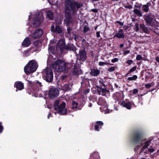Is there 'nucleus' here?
Listing matches in <instances>:
<instances>
[{
  "instance_id": "1",
  "label": "nucleus",
  "mask_w": 159,
  "mask_h": 159,
  "mask_svg": "<svg viewBox=\"0 0 159 159\" xmlns=\"http://www.w3.org/2000/svg\"><path fill=\"white\" fill-rule=\"evenodd\" d=\"M64 8L66 19L64 20L67 25L71 21V15H73L76 11V7L78 9L82 6L81 3L70 0H65Z\"/></svg>"
},
{
  "instance_id": "2",
  "label": "nucleus",
  "mask_w": 159,
  "mask_h": 159,
  "mask_svg": "<svg viewBox=\"0 0 159 159\" xmlns=\"http://www.w3.org/2000/svg\"><path fill=\"white\" fill-rule=\"evenodd\" d=\"M134 141V143L137 144V145L142 146L141 148L142 152L143 151L145 153H147L148 151L146 149L148 146L150 145V141L145 142L143 139L142 135L140 134H137L135 135ZM148 151L150 152H152L154 151V149L153 148H150L148 149Z\"/></svg>"
},
{
  "instance_id": "3",
  "label": "nucleus",
  "mask_w": 159,
  "mask_h": 159,
  "mask_svg": "<svg viewBox=\"0 0 159 159\" xmlns=\"http://www.w3.org/2000/svg\"><path fill=\"white\" fill-rule=\"evenodd\" d=\"M34 16H35L32 21L31 25V26L34 27L38 26L44 19L43 13L40 12L39 13H37L36 15L35 12L30 13V15H29V20Z\"/></svg>"
},
{
  "instance_id": "4",
  "label": "nucleus",
  "mask_w": 159,
  "mask_h": 159,
  "mask_svg": "<svg viewBox=\"0 0 159 159\" xmlns=\"http://www.w3.org/2000/svg\"><path fill=\"white\" fill-rule=\"evenodd\" d=\"M38 67L37 63L35 60H31L24 67V71L27 75H29L35 72Z\"/></svg>"
},
{
  "instance_id": "5",
  "label": "nucleus",
  "mask_w": 159,
  "mask_h": 159,
  "mask_svg": "<svg viewBox=\"0 0 159 159\" xmlns=\"http://www.w3.org/2000/svg\"><path fill=\"white\" fill-rule=\"evenodd\" d=\"M69 63H66L61 60H59L56 61L52 65V67L55 71L62 72L66 69V66L68 67Z\"/></svg>"
},
{
  "instance_id": "6",
  "label": "nucleus",
  "mask_w": 159,
  "mask_h": 159,
  "mask_svg": "<svg viewBox=\"0 0 159 159\" xmlns=\"http://www.w3.org/2000/svg\"><path fill=\"white\" fill-rule=\"evenodd\" d=\"M60 102V100H56L54 105V110L57 111L58 113L61 115H64L67 113V109L65 108L66 103L62 102L59 105H58Z\"/></svg>"
},
{
  "instance_id": "7",
  "label": "nucleus",
  "mask_w": 159,
  "mask_h": 159,
  "mask_svg": "<svg viewBox=\"0 0 159 159\" xmlns=\"http://www.w3.org/2000/svg\"><path fill=\"white\" fill-rule=\"evenodd\" d=\"M75 47L70 45L65 46V40L64 39L60 40L57 45L56 49L57 50H60L62 53L63 50H73Z\"/></svg>"
},
{
  "instance_id": "8",
  "label": "nucleus",
  "mask_w": 159,
  "mask_h": 159,
  "mask_svg": "<svg viewBox=\"0 0 159 159\" xmlns=\"http://www.w3.org/2000/svg\"><path fill=\"white\" fill-rule=\"evenodd\" d=\"M44 79L47 81L50 82L52 81L53 78V74L50 68H46L44 73Z\"/></svg>"
},
{
  "instance_id": "9",
  "label": "nucleus",
  "mask_w": 159,
  "mask_h": 159,
  "mask_svg": "<svg viewBox=\"0 0 159 159\" xmlns=\"http://www.w3.org/2000/svg\"><path fill=\"white\" fill-rule=\"evenodd\" d=\"M51 31L52 32L58 34L63 33V29L61 26L57 25H55V26L54 25H52L51 27Z\"/></svg>"
},
{
  "instance_id": "10",
  "label": "nucleus",
  "mask_w": 159,
  "mask_h": 159,
  "mask_svg": "<svg viewBox=\"0 0 159 159\" xmlns=\"http://www.w3.org/2000/svg\"><path fill=\"white\" fill-rule=\"evenodd\" d=\"M58 91L57 89L54 88L50 89L48 92V95L51 98L57 97L58 95Z\"/></svg>"
},
{
  "instance_id": "11",
  "label": "nucleus",
  "mask_w": 159,
  "mask_h": 159,
  "mask_svg": "<svg viewBox=\"0 0 159 159\" xmlns=\"http://www.w3.org/2000/svg\"><path fill=\"white\" fill-rule=\"evenodd\" d=\"M43 33V31L41 29H39L35 30L32 35V37L35 39H39L41 37Z\"/></svg>"
},
{
  "instance_id": "12",
  "label": "nucleus",
  "mask_w": 159,
  "mask_h": 159,
  "mask_svg": "<svg viewBox=\"0 0 159 159\" xmlns=\"http://www.w3.org/2000/svg\"><path fill=\"white\" fill-rule=\"evenodd\" d=\"M79 57H78L79 59L83 61L85 60L86 57V55L85 52L84 50H81L79 52Z\"/></svg>"
},
{
  "instance_id": "13",
  "label": "nucleus",
  "mask_w": 159,
  "mask_h": 159,
  "mask_svg": "<svg viewBox=\"0 0 159 159\" xmlns=\"http://www.w3.org/2000/svg\"><path fill=\"white\" fill-rule=\"evenodd\" d=\"M133 105V103L131 102H128L126 103L125 102H122L120 103L121 105L122 106L124 107H126L128 109H131L132 106Z\"/></svg>"
},
{
  "instance_id": "14",
  "label": "nucleus",
  "mask_w": 159,
  "mask_h": 159,
  "mask_svg": "<svg viewBox=\"0 0 159 159\" xmlns=\"http://www.w3.org/2000/svg\"><path fill=\"white\" fill-rule=\"evenodd\" d=\"M144 18L147 24V25H150L151 24L152 19L150 17V15L148 14H146L144 15Z\"/></svg>"
},
{
  "instance_id": "15",
  "label": "nucleus",
  "mask_w": 159,
  "mask_h": 159,
  "mask_svg": "<svg viewBox=\"0 0 159 159\" xmlns=\"http://www.w3.org/2000/svg\"><path fill=\"white\" fill-rule=\"evenodd\" d=\"M89 159H100L99 153L96 152H93L91 154Z\"/></svg>"
},
{
  "instance_id": "16",
  "label": "nucleus",
  "mask_w": 159,
  "mask_h": 159,
  "mask_svg": "<svg viewBox=\"0 0 159 159\" xmlns=\"http://www.w3.org/2000/svg\"><path fill=\"white\" fill-rule=\"evenodd\" d=\"M14 86L20 90H21L24 88L23 84L20 81L16 82L15 83Z\"/></svg>"
},
{
  "instance_id": "17",
  "label": "nucleus",
  "mask_w": 159,
  "mask_h": 159,
  "mask_svg": "<svg viewBox=\"0 0 159 159\" xmlns=\"http://www.w3.org/2000/svg\"><path fill=\"white\" fill-rule=\"evenodd\" d=\"M114 37H117L118 38H124L125 37V35L123 30L122 29L120 30L118 32L114 35Z\"/></svg>"
},
{
  "instance_id": "18",
  "label": "nucleus",
  "mask_w": 159,
  "mask_h": 159,
  "mask_svg": "<svg viewBox=\"0 0 159 159\" xmlns=\"http://www.w3.org/2000/svg\"><path fill=\"white\" fill-rule=\"evenodd\" d=\"M30 44V42L29 38L26 37L23 41L22 45L24 47H28Z\"/></svg>"
},
{
  "instance_id": "19",
  "label": "nucleus",
  "mask_w": 159,
  "mask_h": 159,
  "mask_svg": "<svg viewBox=\"0 0 159 159\" xmlns=\"http://www.w3.org/2000/svg\"><path fill=\"white\" fill-rule=\"evenodd\" d=\"M103 125V123L101 121H98L95 125V129L96 131H99V129L101 128Z\"/></svg>"
},
{
  "instance_id": "20",
  "label": "nucleus",
  "mask_w": 159,
  "mask_h": 159,
  "mask_svg": "<svg viewBox=\"0 0 159 159\" xmlns=\"http://www.w3.org/2000/svg\"><path fill=\"white\" fill-rule=\"evenodd\" d=\"M98 103L99 105H100L102 106H104L106 107V108H107V103L106 102L103 100L101 98H99L98 101Z\"/></svg>"
},
{
  "instance_id": "21",
  "label": "nucleus",
  "mask_w": 159,
  "mask_h": 159,
  "mask_svg": "<svg viewBox=\"0 0 159 159\" xmlns=\"http://www.w3.org/2000/svg\"><path fill=\"white\" fill-rule=\"evenodd\" d=\"M81 99H79L77 100V102L75 101H73L72 103V107L73 109H75L77 108V106L79 103L80 102V100Z\"/></svg>"
},
{
  "instance_id": "22",
  "label": "nucleus",
  "mask_w": 159,
  "mask_h": 159,
  "mask_svg": "<svg viewBox=\"0 0 159 159\" xmlns=\"http://www.w3.org/2000/svg\"><path fill=\"white\" fill-rule=\"evenodd\" d=\"M100 73V71L98 69L92 70L90 72V74L93 76H96Z\"/></svg>"
},
{
  "instance_id": "23",
  "label": "nucleus",
  "mask_w": 159,
  "mask_h": 159,
  "mask_svg": "<svg viewBox=\"0 0 159 159\" xmlns=\"http://www.w3.org/2000/svg\"><path fill=\"white\" fill-rule=\"evenodd\" d=\"M150 6V4L147 3L146 4L143 6L142 8L143 11L147 12L149 10V7Z\"/></svg>"
},
{
  "instance_id": "24",
  "label": "nucleus",
  "mask_w": 159,
  "mask_h": 159,
  "mask_svg": "<svg viewBox=\"0 0 159 159\" xmlns=\"http://www.w3.org/2000/svg\"><path fill=\"white\" fill-rule=\"evenodd\" d=\"M47 17L50 19H52L53 18V12L51 10H48L46 12Z\"/></svg>"
},
{
  "instance_id": "25",
  "label": "nucleus",
  "mask_w": 159,
  "mask_h": 159,
  "mask_svg": "<svg viewBox=\"0 0 159 159\" xmlns=\"http://www.w3.org/2000/svg\"><path fill=\"white\" fill-rule=\"evenodd\" d=\"M82 73V71L80 69L75 68L73 72L74 75H77Z\"/></svg>"
},
{
  "instance_id": "26",
  "label": "nucleus",
  "mask_w": 159,
  "mask_h": 159,
  "mask_svg": "<svg viewBox=\"0 0 159 159\" xmlns=\"http://www.w3.org/2000/svg\"><path fill=\"white\" fill-rule=\"evenodd\" d=\"M134 12L135 14L139 16H142V14L141 12L137 9H134Z\"/></svg>"
},
{
  "instance_id": "27",
  "label": "nucleus",
  "mask_w": 159,
  "mask_h": 159,
  "mask_svg": "<svg viewBox=\"0 0 159 159\" xmlns=\"http://www.w3.org/2000/svg\"><path fill=\"white\" fill-rule=\"evenodd\" d=\"M138 78L137 76L136 75H134L132 77H129L127 78V80L129 81H132L137 79Z\"/></svg>"
},
{
  "instance_id": "28",
  "label": "nucleus",
  "mask_w": 159,
  "mask_h": 159,
  "mask_svg": "<svg viewBox=\"0 0 159 159\" xmlns=\"http://www.w3.org/2000/svg\"><path fill=\"white\" fill-rule=\"evenodd\" d=\"M137 68V66H135L133 67H132L130 70H129L127 74H129L135 71L136 69Z\"/></svg>"
},
{
  "instance_id": "29",
  "label": "nucleus",
  "mask_w": 159,
  "mask_h": 159,
  "mask_svg": "<svg viewBox=\"0 0 159 159\" xmlns=\"http://www.w3.org/2000/svg\"><path fill=\"white\" fill-rule=\"evenodd\" d=\"M35 83L36 84V85L39 88H40L42 86L41 83L38 81H36Z\"/></svg>"
},
{
  "instance_id": "30",
  "label": "nucleus",
  "mask_w": 159,
  "mask_h": 159,
  "mask_svg": "<svg viewBox=\"0 0 159 159\" xmlns=\"http://www.w3.org/2000/svg\"><path fill=\"white\" fill-rule=\"evenodd\" d=\"M63 89L66 91L68 90L69 89L68 85L67 84H65L64 85V87L63 88Z\"/></svg>"
},
{
  "instance_id": "31",
  "label": "nucleus",
  "mask_w": 159,
  "mask_h": 159,
  "mask_svg": "<svg viewBox=\"0 0 159 159\" xmlns=\"http://www.w3.org/2000/svg\"><path fill=\"white\" fill-rule=\"evenodd\" d=\"M142 56L140 55H138L136 57V59L137 60L139 61L142 59Z\"/></svg>"
},
{
  "instance_id": "32",
  "label": "nucleus",
  "mask_w": 159,
  "mask_h": 159,
  "mask_svg": "<svg viewBox=\"0 0 159 159\" xmlns=\"http://www.w3.org/2000/svg\"><path fill=\"white\" fill-rule=\"evenodd\" d=\"M89 30V28L86 26H84V32L85 33L87 32Z\"/></svg>"
},
{
  "instance_id": "33",
  "label": "nucleus",
  "mask_w": 159,
  "mask_h": 159,
  "mask_svg": "<svg viewBox=\"0 0 159 159\" xmlns=\"http://www.w3.org/2000/svg\"><path fill=\"white\" fill-rule=\"evenodd\" d=\"M115 70V68L114 67H111L110 68H109L108 69V70L110 72H112L114 71Z\"/></svg>"
},
{
  "instance_id": "34",
  "label": "nucleus",
  "mask_w": 159,
  "mask_h": 159,
  "mask_svg": "<svg viewBox=\"0 0 159 159\" xmlns=\"http://www.w3.org/2000/svg\"><path fill=\"white\" fill-rule=\"evenodd\" d=\"M67 32L68 34L70 35V36L71 37V29L69 27H68L67 29Z\"/></svg>"
},
{
  "instance_id": "35",
  "label": "nucleus",
  "mask_w": 159,
  "mask_h": 159,
  "mask_svg": "<svg viewBox=\"0 0 159 159\" xmlns=\"http://www.w3.org/2000/svg\"><path fill=\"white\" fill-rule=\"evenodd\" d=\"M3 129V127L2 125V123L0 122V133L2 132Z\"/></svg>"
},
{
  "instance_id": "36",
  "label": "nucleus",
  "mask_w": 159,
  "mask_h": 159,
  "mask_svg": "<svg viewBox=\"0 0 159 159\" xmlns=\"http://www.w3.org/2000/svg\"><path fill=\"white\" fill-rule=\"evenodd\" d=\"M135 30L136 31H138L139 30V25L138 24H136L135 25Z\"/></svg>"
},
{
  "instance_id": "37",
  "label": "nucleus",
  "mask_w": 159,
  "mask_h": 159,
  "mask_svg": "<svg viewBox=\"0 0 159 159\" xmlns=\"http://www.w3.org/2000/svg\"><path fill=\"white\" fill-rule=\"evenodd\" d=\"M107 63L103 62H99V65L100 66H102L104 65H107Z\"/></svg>"
},
{
  "instance_id": "38",
  "label": "nucleus",
  "mask_w": 159,
  "mask_h": 159,
  "mask_svg": "<svg viewBox=\"0 0 159 159\" xmlns=\"http://www.w3.org/2000/svg\"><path fill=\"white\" fill-rule=\"evenodd\" d=\"M140 27L143 30L144 29L145 27H146L145 25L144 24H141L140 25Z\"/></svg>"
},
{
  "instance_id": "39",
  "label": "nucleus",
  "mask_w": 159,
  "mask_h": 159,
  "mask_svg": "<svg viewBox=\"0 0 159 159\" xmlns=\"http://www.w3.org/2000/svg\"><path fill=\"white\" fill-rule=\"evenodd\" d=\"M133 62V61L132 60H128L126 62V63H127L129 65H130L131 64H132Z\"/></svg>"
},
{
  "instance_id": "40",
  "label": "nucleus",
  "mask_w": 159,
  "mask_h": 159,
  "mask_svg": "<svg viewBox=\"0 0 159 159\" xmlns=\"http://www.w3.org/2000/svg\"><path fill=\"white\" fill-rule=\"evenodd\" d=\"M129 52H130V51L129 50H127V51H125L123 53L124 55H127V54L129 53Z\"/></svg>"
},
{
  "instance_id": "41",
  "label": "nucleus",
  "mask_w": 159,
  "mask_h": 159,
  "mask_svg": "<svg viewBox=\"0 0 159 159\" xmlns=\"http://www.w3.org/2000/svg\"><path fill=\"white\" fill-rule=\"evenodd\" d=\"M118 59L117 58H115L111 60V62H116L118 61Z\"/></svg>"
},
{
  "instance_id": "42",
  "label": "nucleus",
  "mask_w": 159,
  "mask_h": 159,
  "mask_svg": "<svg viewBox=\"0 0 159 159\" xmlns=\"http://www.w3.org/2000/svg\"><path fill=\"white\" fill-rule=\"evenodd\" d=\"M138 92V90L137 89H134L133 93L134 94H135L137 93Z\"/></svg>"
},
{
  "instance_id": "43",
  "label": "nucleus",
  "mask_w": 159,
  "mask_h": 159,
  "mask_svg": "<svg viewBox=\"0 0 159 159\" xmlns=\"http://www.w3.org/2000/svg\"><path fill=\"white\" fill-rule=\"evenodd\" d=\"M151 84H146L145 85V86L146 88H149L151 87Z\"/></svg>"
},
{
  "instance_id": "44",
  "label": "nucleus",
  "mask_w": 159,
  "mask_h": 159,
  "mask_svg": "<svg viewBox=\"0 0 159 159\" xmlns=\"http://www.w3.org/2000/svg\"><path fill=\"white\" fill-rule=\"evenodd\" d=\"M144 32L145 33H148V30L147 28L146 27L143 30Z\"/></svg>"
},
{
  "instance_id": "45",
  "label": "nucleus",
  "mask_w": 159,
  "mask_h": 159,
  "mask_svg": "<svg viewBox=\"0 0 159 159\" xmlns=\"http://www.w3.org/2000/svg\"><path fill=\"white\" fill-rule=\"evenodd\" d=\"M96 35L98 38H99L100 37V32H97L96 33Z\"/></svg>"
},
{
  "instance_id": "46",
  "label": "nucleus",
  "mask_w": 159,
  "mask_h": 159,
  "mask_svg": "<svg viewBox=\"0 0 159 159\" xmlns=\"http://www.w3.org/2000/svg\"><path fill=\"white\" fill-rule=\"evenodd\" d=\"M155 59H156V61L157 62H158V63H159V57H156V58H155Z\"/></svg>"
},
{
  "instance_id": "47",
  "label": "nucleus",
  "mask_w": 159,
  "mask_h": 159,
  "mask_svg": "<svg viewBox=\"0 0 159 159\" xmlns=\"http://www.w3.org/2000/svg\"><path fill=\"white\" fill-rule=\"evenodd\" d=\"M99 83L100 84H102L104 86H105V85L102 81L101 80L99 81Z\"/></svg>"
},
{
  "instance_id": "48",
  "label": "nucleus",
  "mask_w": 159,
  "mask_h": 159,
  "mask_svg": "<svg viewBox=\"0 0 159 159\" xmlns=\"http://www.w3.org/2000/svg\"><path fill=\"white\" fill-rule=\"evenodd\" d=\"M66 75H64L61 77V78L62 80H63L65 79L66 77Z\"/></svg>"
},
{
  "instance_id": "49",
  "label": "nucleus",
  "mask_w": 159,
  "mask_h": 159,
  "mask_svg": "<svg viewBox=\"0 0 159 159\" xmlns=\"http://www.w3.org/2000/svg\"><path fill=\"white\" fill-rule=\"evenodd\" d=\"M92 11L94 12H97V10L96 9H93L92 10Z\"/></svg>"
},
{
  "instance_id": "50",
  "label": "nucleus",
  "mask_w": 159,
  "mask_h": 159,
  "mask_svg": "<svg viewBox=\"0 0 159 159\" xmlns=\"http://www.w3.org/2000/svg\"><path fill=\"white\" fill-rule=\"evenodd\" d=\"M27 81H28V83L29 84H33V83L31 81H30L29 80H28Z\"/></svg>"
},
{
  "instance_id": "51",
  "label": "nucleus",
  "mask_w": 159,
  "mask_h": 159,
  "mask_svg": "<svg viewBox=\"0 0 159 159\" xmlns=\"http://www.w3.org/2000/svg\"><path fill=\"white\" fill-rule=\"evenodd\" d=\"M78 36L77 35H75V39L76 41L77 40V38H78Z\"/></svg>"
},
{
  "instance_id": "52",
  "label": "nucleus",
  "mask_w": 159,
  "mask_h": 159,
  "mask_svg": "<svg viewBox=\"0 0 159 159\" xmlns=\"http://www.w3.org/2000/svg\"><path fill=\"white\" fill-rule=\"evenodd\" d=\"M117 23L120 24V25H123V23L122 22H121L120 21H117Z\"/></svg>"
},
{
  "instance_id": "53",
  "label": "nucleus",
  "mask_w": 159,
  "mask_h": 159,
  "mask_svg": "<svg viewBox=\"0 0 159 159\" xmlns=\"http://www.w3.org/2000/svg\"><path fill=\"white\" fill-rule=\"evenodd\" d=\"M92 103H90L89 105V107H92Z\"/></svg>"
},
{
  "instance_id": "54",
  "label": "nucleus",
  "mask_w": 159,
  "mask_h": 159,
  "mask_svg": "<svg viewBox=\"0 0 159 159\" xmlns=\"http://www.w3.org/2000/svg\"><path fill=\"white\" fill-rule=\"evenodd\" d=\"M124 44H120V48H122L123 47Z\"/></svg>"
},
{
  "instance_id": "55",
  "label": "nucleus",
  "mask_w": 159,
  "mask_h": 159,
  "mask_svg": "<svg viewBox=\"0 0 159 159\" xmlns=\"http://www.w3.org/2000/svg\"><path fill=\"white\" fill-rule=\"evenodd\" d=\"M39 97H43V95L42 94H40L39 95Z\"/></svg>"
},
{
  "instance_id": "56",
  "label": "nucleus",
  "mask_w": 159,
  "mask_h": 159,
  "mask_svg": "<svg viewBox=\"0 0 159 159\" xmlns=\"http://www.w3.org/2000/svg\"><path fill=\"white\" fill-rule=\"evenodd\" d=\"M50 115H51V113H49L48 114V119H49V118L50 116Z\"/></svg>"
},
{
  "instance_id": "57",
  "label": "nucleus",
  "mask_w": 159,
  "mask_h": 159,
  "mask_svg": "<svg viewBox=\"0 0 159 159\" xmlns=\"http://www.w3.org/2000/svg\"><path fill=\"white\" fill-rule=\"evenodd\" d=\"M115 109L116 110H117H117H118V108H117V107H115Z\"/></svg>"
},
{
  "instance_id": "58",
  "label": "nucleus",
  "mask_w": 159,
  "mask_h": 159,
  "mask_svg": "<svg viewBox=\"0 0 159 159\" xmlns=\"http://www.w3.org/2000/svg\"><path fill=\"white\" fill-rule=\"evenodd\" d=\"M48 2H49V3L50 4H51V2L50 1V0H48Z\"/></svg>"
},
{
  "instance_id": "59",
  "label": "nucleus",
  "mask_w": 159,
  "mask_h": 159,
  "mask_svg": "<svg viewBox=\"0 0 159 159\" xmlns=\"http://www.w3.org/2000/svg\"><path fill=\"white\" fill-rule=\"evenodd\" d=\"M84 41H85L84 39H83L82 40V42H84Z\"/></svg>"
},
{
  "instance_id": "60",
  "label": "nucleus",
  "mask_w": 159,
  "mask_h": 159,
  "mask_svg": "<svg viewBox=\"0 0 159 159\" xmlns=\"http://www.w3.org/2000/svg\"><path fill=\"white\" fill-rule=\"evenodd\" d=\"M141 159H145V158H142Z\"/></svg>"
},
{
  "instance_id": "61",
  "label": "nucleus",
  "mask_w": 159,
  "mask_h": 159,
  "mask_svg": "<svg viewBox=\"0 0 159 159\" xmlns=\"http://www.w3.org/2000/svg\"><path fill=\"white\" fill-rule=\"evenodd\" d=\"M16 91H17V89H16Z\"/></svg>"
},
{
  "instance_id": "62",
  "label": "nucleus",
  "mask_w": 159,
  "mask_h": 159,
  "mask_svg": "<svg viewBox=\"0 0 159 159\" xmlns=\"http://www.w3.org/2000/svg\"><path fill=\"white\" fill-rule=\"evenodd\" d=\"M46 94H45L44 93V95H45Z\"/></svg>"
},
{
  "instance_id": "63",
  "label": "nucleus",
  "mask_w": 159,
  "mask_h": 159,
  "mask_svg": "<svg viewBox=\"0 0 159 159\" xmlns=\"http://www.w3.org/2000/svg\"><path fill=\"white\" fill-rule=\"evenodd\" d=\"M158 50L159 51V48L158 49Z\"/></svg>"
}]
</instances>
